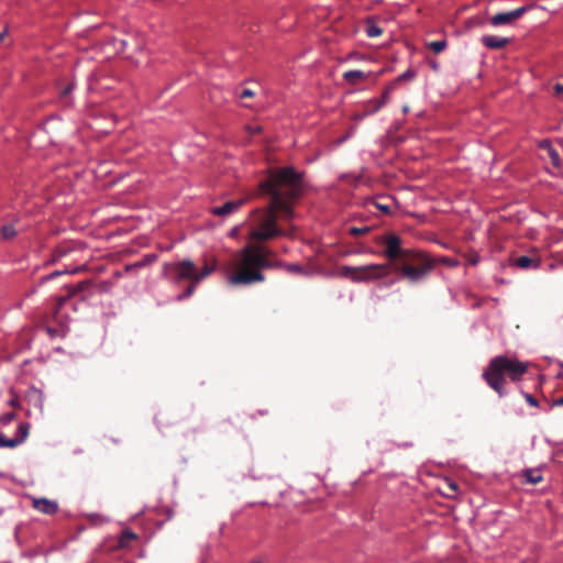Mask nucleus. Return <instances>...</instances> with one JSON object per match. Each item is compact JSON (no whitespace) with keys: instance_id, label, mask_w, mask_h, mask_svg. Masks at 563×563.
<instances>
[{"instance_id":"7c9ffc66","label":"nucleus","mask_w":563,"mask_h":563,"mask_svg":"<svg viewBox=\"0 0 563 563\" xmlns=\"http://www.w3.org/2000/svg\"><path fill=\"white\" fill-rule=\"evenodd\" d=\"M253 96L254 92L251 89H243L242 92L240 93L241 99L252 98Z\"/></svg>"},{"instance_id":"473e14b6","label":"nucleus","mask_w":563,"mask_h":563,"mask_svg":"<svg viewBox=\"0 0 563 563\" xmlns=\"http://www.w3.org/2000/svg\"><path fill=\"white\" fill-rule=\"evenodd\" d=\"M74 88V84L67 85L60 92L62 97H66Z\"/></svg>"},{"instance_id":"f257e3e1","label":"nucleus","mask_w":563,"mask_h":563,"mask_svg":"<svg viewBox=\"0 0 563 563\" xmlns=\"http://www.w3.org/2000/svg\"><path fill=\"white\" fill-rule=\"evenodd\" d=\"M258 189L262 196L269 198V201L265 208L253 211L250 238L265 242L278 236H288V231L278 227L277 221L294 218L292 203L301 194V175L292 167L269 169L267 177L258 184Z\"/></svg>"},{"instance_id":"6e6552de","label":"nucleus","mask_w":563,"mask_h":563,"mask_svg":"<svg viewBox=\"0 0 563 563\" xmlns=\"http://www.w3.org/2000/svg\"><path fill=\"white\" fill-rule=\"evenodd\" d=\"M529 10L528 7H520L509 12H500L492 16L490 23L494 26H499L504 24H509L514 22L515 20L521 18L527 11Z\"/></svg>"},{"instance_id":"412c9836","label":"nucleus","mask_w":563,"mask_h":563,"mask_svg":"<svg viewBox=\"0 0 563 563\" xmlns=\"http://www.w3.org/2000/svg\"><path fill=\"white\" fill-rule=\"evenodd\" d=\"M415 77H416V71H413L412 69H408L405 73H402L401 75H399L393 82H395V86H397V84L402 82V81H410Z\"/></svg>"},{"instance_id":"58836bf2","label":"nucleus","mask_w":563,"mask_h":563,"mask_svg":"<svg viewBox=\"0 0 563 563\" xmlns=\"http://www.w3.org/2000/svg\"><path fill=\"white\" fill-rule=\"evenodd\" d=\"M16 402H18L16 400H11L10 404H11V406H16Z\"/></svg>"},{"instance_id":"20e7f679","label":"nucleus","mask_w":563,"mask_h":563,"mask_svg":"<svg viewBox=\"0 0 563 563\" xmlns=\"http://www.w3.org/2000/svg\"><path fill=\"white\" fill-rule=\"evenodd\" d=\"M527 372V364L508 356H496L489 361L487 368L483 373V378L500 397L506 395V376L512 382L521 379Z\"/></svg>"},{"instance_id":"2eb2a0df","label":"nucleus","mask_w":563,"mask_h":563,"mask_svg":"<svg viewBox=\"0 0 563 563\" xmlns=\"http://www.w3.org/2000/svg\"><path fill=\"white\" fill-rule=\"evenodd\" d=\"M514 265L521 269H536L539 267L540 262L536 257L522 255L514 260Z\"/></svg>"},{"instance_id":"c9c22d12","label":"nucleus","mask_w":563,"mask_h":563,"mask_svg":"<svg viewBox=\"0 0 563 563\" xmlns=\"http://www.w3.org/2000/svg\"><path fill=\"white\" fill-rule=\"evenodd\" d=\"M554 406H563V396L553 401Z\"/></svg>"},{"instance_id":"72a5a7b5","label":"nucleus","mask_w":563,"mask_h":563,"mask_svg":"<svg viewBox=\"0 0 563 563\" xmlns=\"http://www.w3.org/2000/svg\"><path fill=\"white\" fill-rule=\"evenodd\" d=\"M449 487H450V489H451L452 494H454V493H456V492H457V487H459V486H457V484H456V483L451 482V483L449 484Z\"/></svg>"},{"instance_id":"f3484780","label":"nucleus","mask_w":563,"mask_h":563,"mask_svg":"<svg viewBox=\"0 0 563 563\" xmlns=\"http://www.w3.org/2000/svg\"><path fill=\"white\" fill-rule=\"evenodd\" d=\"M136 539H137L136 533H134L131 530H124L119 538V548L120 549L129 548L131 545V543L133 541H135Z\"/></svg>"},{"instance_id":"c85d7f7f","label":"nucleus","mask_w":563,"mask_h":563,"mask_svg":"<svg viewBox=\"0 0 563 563\" xmlns=\"http://www.w3.org/2000/svg\"><path fill=\"white\" fill-rule=\"evenodd\" d=\"M525 398L530 406L538 407V400L530 394H525Z\"/></svg>"},{"instance_id":"4c0bfd02","label":"nucleus","mask_w":563,"mask_h":563,"mask_svg":"<svg viewBox=\"0 0 563 563\" xmlns=\"http://www.w3.org/2000/svg\"><path fill=\"white\" fill-rule=\"evenodd\" d=\"M5 34H7V29H4L3 32H0V42H2L4 40Z\"/></svg>"},{"instance_id":"f8f14e48","label":"nucleus","mask_w":563,"mask_h":563,"mask_svg":"<svg viewBox=\"0 0 563 563\" xmlns=\"http://www.w3.org/2000/svg\"><path fill=\"white\" fill-rule=\"evenodd\" d=\"M89 285H90V283H89V282H87V280H85V282H80V283H79V284H77L76 286H74V287L69 288V290H68V295H67V296H65V297H60V298L58 299V305H57V309H56V312H55V313H56V318H58V314H59V312H60V309H62L63 305H64L65 302H67V301H68V299H69L70 297L76 296L77 294L81 292L84 289H86L87 287H89Z\"/></svg>"},{"instance_id":"f704fd0d","label":"nucleus","mask_w":563,"mask_h":563,"mask_svg":"<svg viewBox=\"0 0 563 563\" xmlns=\"http://www.w3.org/2000/svg\"><path fill=\"white\" fill-rule=\"evenodd\" d=\"M119 43H120L119 51H124L125 47H126V41L125 40H120Z\"/></svg>"},{"instance_id":"b1692460","label":"nucleus","mask_w":563,"mask_h":563,"mask_svg":"<svg viewBox=\"0 0 563 563\" xmlns=\"http://www.w3.org/2000/svg\"><path fill=\"white\" fill-rule=\"evenodd\" d=\"M396 88L395 82H391L383 92L379 102H383V106H385L390 97L391 91Z\"/></svg>"},{"instance_id":"e433bc0d","label":"nucleus","mask_w":563,"mask_h":563,"mask_svg":"<svg viewBox=\"0 0 563 563\" xmlns=\"http://www.w3.org/2000/svg\"><path fill=\"white\" fill-rule=\"evenodd\" d=\"M554 89H555L556 93H561V92H563V86H562V85H560V84H556V85H555V87H554Z\"/></svg>"},{"instance_id":"0eeeda50","label":"nucleus","mask_w":563,"mask_h":563,"mask_svg":"<svg viewBox=\"0 0 563 563\" xmlns=\"http://www.w3.org/2000/svg\"><path fill=\"white\" fill-rule=\"evenodd\" d=\"M29 432L30 424L27 422H21L18 426L14 438H8L5 437L4 433L0 431V446L13 449L26 440V438L29 437Z\"/></svg>"},{"instance_id":"9d476101","label":"nucleus","mask_w":563,"mask_h":563,"mask_svg":"<svg viewBox=\"0 0 563 563\" xmlns=\"http://www.w3.org/2000/svg\"><path fill=\"white\" fill-rule=\"evenodd\" d=\"M32 505L34 509L45 515H53L58 509L57 503L47 498H33Z\"/></svg>"},{"instance_id":"dca6fc26","label":"nucleus","mask_w":563,"mask_h":563,"mask_svg":"<svg viewBox=\"0 0 563 563\" xmlns=\"http://www.w3.org/2000/svg\"><path fill=\"white\" fill-rule=\"evenodd\" d=\"M368 77V74L363 70H349L343 74V79L352 86L357 85L358 82L365 80Z\"/></svg>"},{"instance_id":"cd10ccee","label":"nucleus","mask_w":563,"mask_h":563,"mask_svg":"<svg viewBox=\"0 0 563 563\" xmlns=\"http://www.w3.org/2000/svg\"><path fill=\"white\" fill-rule=\"evenodd\" d=\"M287 271L290 272V273H302V268L301 266L297 265V264H288L286 266Z\"/></svg>"},{"instance_id":"2f4dec72","label":"nucleus","mask_w":563,"mask_h":563,"mask_svg":"<svg viewBox=\"0 0 563 563\" xmlns=\"http://www.w3.org/2000/svg\"><path fill=\"white\" fill-rule=\"evenodd\" d=\"M376 207L382 210L385 214H389L391 209L389 206L377 203Z\"/></svg>"},{"instance_id":"7ed1b4c3","label":"nucleus","mask_w":563,"mask_h":563,"mask_svg":"<svg viewBox=\"0 0 563 563\" xmlns=\"http://www.w3.org/2000/svg\"><path fill=\"white\" fill-rule=\"evenodd\" d=\"M269 255L272 251L262 245H245L228 264V283L232 286H250L265 282L263 271L279 266L278 262L269 260Z\"/></svg>"},{"instance_id":"a878e982","label":"nucleus","mask_w":563,"mask_h":563,"mask_svg":"<svg viewBox=\"0 0 563 563\" xmlns=\"http://www.w3.org/2000/svg\"><path fill=\"white\" fill-rule=\"evenodd\" d=\"M15 413L14 412H8V413H4L0 417V423L2 424H8L10 423L12 420L15 419Z\"/></svg>"},{"instance_id":"39448f33","label":"nucleus","mask_w":563,"mask_h":563,"mask_svg":"<svg viewBox=\"0 0 563 563\" xmlns=\"http://www.w3.org/2000/svg\"><path fill=\"white\" fill-rule=\"evenodd\" d=\"M173 279L175 282L189 280V286L185 289L183 294L178 296V300H183L189 298L197 285L211 273L214 272L216 266L213 264L206 263L202 271H199L198 267L191 261H181L170 265L169 267Z\"/></svg>"},{"instance_id":"aec40b11","label":"nucleus","mask_w":563,"mask_h":563,"mask_svg":"<svg viewBox=\"0 0 563 563\" xmlns=\"http://www.w3.org/2000/svg\"><path fill=\"white\" fill-rule=\"evenodd\" d=\"M70 251H71V247L68 246V245H59V246H57L54 250L53 254H52L51 262L55 263V262L59 261L60 258L66 256Z\"/></svg>"},{"instance_id":"a211bd4d","label":"nucleus","mask_w":563,"mask_h":563,"mask_svg":"<svg viewBox=\"0 0 563 563\" xmlns=\"http://www.w3.org/2000/svg\"><path fill=\"white\" fill-rule=\"evenodd\" d=\"M18 234V231L14 228L13 223H8L1 227L0 229V238L4 241L12 240Z\"/></svg>"},{"instance_id":"1a4fd4ad","label":"nucleus","mask_w":563,"mask_h":563,"mask_svg":"<svg viewBox=\"0 0 563 563\" xmlns=\"http://www.w3.org/2000/svg\"><path fill=\"white\" fill-rule=\"evenodd\" d=\"M244 203L243 199L227 201L222 206H217L211 209L212 214L218 217H227L238 211Z\"/></svg>"},{"instance_id":"423d86ee","label":"nucleus","mask_w":563,"mask_h":563,"mask_svg":"<svg viewBox=\"0 0 563 563\" xmlns=\"http://www.w3.org/2000/svg\"><path fill=\"white\" fill-rule=\"evenodd\" d=\"M377 242L385 246L383 255L394 264L397 261H402L410 249L402 247V240L395 233H386L382 235Z\"/></svg>"},{"instance_id":"393cba45","label":"nucleus","mask_w":563,"mask_h":563,"mask_svg":"<svg viewBox=\"0 0 563 563\" xmlns=\"http://www.w3.org/2000/svg\"><path fill=\"white\" fill-rule=\"evenodd\" d=\"M369 231H371V228H369V227H361V228L352 227V228H350V233H351V235H353V236L365 235V234H367Z\"/></svg>"},{"instance_id":"ddd939ff","label":"nucleus","mask_w":563,"mask_h":563,"mask_svg":"<svg viewBox=\"0 0 563 563\" xmlns=\"http://www.w3.org/2000/svg\"><path fill=\"white\" fill-rule=\"evenodd\" d=\"M482 43L487 48L499 49L505 47L509 43V38L500 37L497 35H484L482 37Z\"/></svg>"},{"instance_id":"5701e85b","label":"nucleus","mask_w":563,"mask_h":563,"mask_svg":"<svg viewBox=\"0 0 563 563\" xmlns=\"http://www.w3.org/2000/svg\"><path fill=\"white\" fill-rule=\"evenodd\" d=\"M383 33V30L376 24H369L366 27V34L368 37H377Z\"/></svg>"},{"instance_id":"9b49d317","label":"nucleus","mask_w":563,"mask_h":563,"mask_svg":"<svg viewBox=\"0 0 563 563\" xmlns=\"http://www.w3.org/2000/svg\"><path fill=\"white\" fill-rule=\"evenodd\" d=\"M539 147L547 153L548 158L550 159L553 167L559 168L561 166V157L559 152L552 147V144L549 140H543L539 143Z\"/></svg>"},{"instance_id":"f03ea898","label":"nucleus","mask_w":563,"mask_h":563,"mask_svg":"<svg viewBox=\"0 0 563 563\" xmlns=\"http://www.w3.org/2000/svg\"><path fill=\"white\" fill-rule=\"evenodd\" d=\"M437 264L438 261L429 253L409 250L402 261H397L394 264L343 265L339 268L338 275L358 284L384 279L390 272H394L400 279L417 285L430 276Z\"/></svg>"},{"instance_id":"bb28decb","label":"nucleus","mask_w":563,"mask_h":563,"mask_svg":"<svg viewBox=\"0 0 563 563\" xmlns=\"http://www.w3.org/2000/svg\"><path fill=\"white\" fill-rule=\"evenodd\" d=\"M64 273H68V271H55V272L46 275L45 277H43L42 282L51 280V279L55 278L56 276H59Z\"/></svg>"},{"instance_id":"4be33fe9","label":"nucleus","mask_w":563,"mask_h":563,"mask_svg":"<svg viewBox=\"0 0 563 563\" xmlns=\"http://www.w3.org/2000/svg\"><path fill=\"white\" fill-rule=\"evenodd\" d=\"M428 47L430 49H432L435 54H439L441 52H443L446 47V41H434V42H430L428 44Z\"/></svg>"},{"instance_id":"4468645a","label":"nucleus","mask_w":563,"mask_h":563,"mask_svg":"<svg viewBox=\"0 0 563 563\" xmlns=\"http://www.w3.org/2000/svg\"><path fill=\"white\" fill-rule=\"evenodd\" d=\"M521 477L523 478V483L537 485L543 481L542 470L541 468L522 470Z\"/></svg>"},{"instance_id":"c756f323","label":"nucleus","mask_w":563,"mask_h":563,"mask_svg":"<svg viewBox=\"0 0 563 563\" xmlns=\"http://www.w3.org/2000/svg\"><path fill=\"white\" fill-rule=\"evenodd\" d=\"M247 131L250 133V135H255V134H258L261 133L262 131V126L261 125H255V126H247Z\"/></svg>"},{"instance_id":"6ab92c4d","label":"nucleus","mask_w":563,"mask_h":563,"mask_svg":"<svg viewBox=\"0 0 563 563\" xmlns=\"http://www.w3.org/2000/svg\"><path fill=\"white\" fill-rule=\"evenodd\" d=\"M383 107V102H379L378 99H372L367 101L364 106V115L374 114Z\"/></svg>"}]
</instances>
